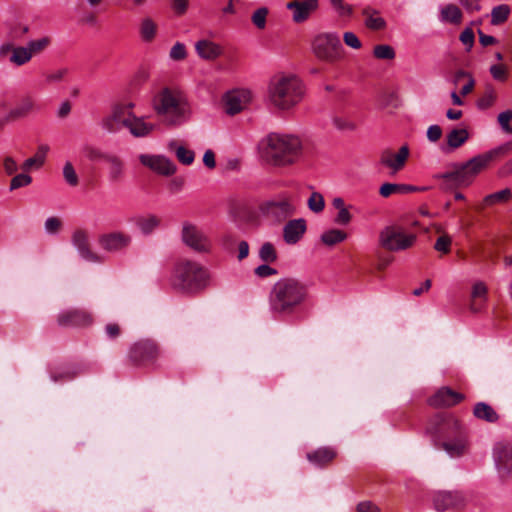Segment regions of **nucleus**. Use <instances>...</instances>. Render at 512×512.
<instances>
[{"label":"nucleus","mask_w":512,"mask_h":512,"mask_svg":"<svg viewBox=\"0 0 512 512\" xmlns=\"http://www.w3.org/2000/svg\"><path fill=\"white\" fill-rule=\"evenodd\" d=\"M258 149L266 164L276 168H287L301 160L304 143L296 134L272 132L261 139Z\"/></svg>","instance_id":"nucleus-1"},{"label":"nucleus","mask_w":512,"mask_h":512,"mask_svg":"<svg viewBox=\"0 0 512 512\" xmlns=\"http://www.w3.org/2000/svg\"><path fill=\"white\" fill-rule=\"evenodd\" d=\"M306 86L293 73H277L270 78L266 90L267 105L281 113L293 111L303 100Z\"/></svg>","instance_id":"nucleus-2"},{"label":"nucleus","mask_w":512,"mask_h":512,"mask_svg":"<svg viewBox=\"0 0 512 512\" xmlns=\"http://www.w3.org/2000/svg\"><path fill=\"white\" fill-rule=\"evenodd\" d=\"M154 112L163 118L170 127H179L187 123L192 116V108L187 97L180 91L164 87L152 98Z\"/></svg>","instance_id":"nucleus-3"},{"label":"nucleus","mask_w":512,"mask_h":512,"mask_svg":"<svg viewBox=\"0 0 512 512\" xmlns=\"http://www.w3.org/2000/svg\"><path fill=\"white\" fill-rule=\"evenodd\" d=\"M307 297L308 286L304 282L296 278H282L271 290L270 307L276 313H292Z\"/></svg>","instance_id":"nucleus-4"},{"label":"nucleus","mask_w":512,"mask_h":512,"mask_svg":"<svg viewBox=\"0 0 512 512\" xmlns=\"http://www.w3.org/2000/svg\"><path fill=\"white\" fill-rule=\"evenodd\" d=\"M210 283V274L206 268L195 261L177 262L170 276L172 287L185 294H196Z\"/></svg>","instance_id":"nucleus-5"},{"label":"nucleus","mask_w":512,"mask_h":512,"mask_svg":"<svg viewBox=\"0 0 512 512\" xmlns=\"http://www.w3.org/2000/svg\"><path fill=\"white\" fill-rule=\"evenodd\" d=\"M510 150V144H503L485 153L478 154L458 166L454 171L444 175V178L460 186L470 185L475 177L485 170L498 156L505 155Z\"/></svg>","instance_id":"nucleus-6"},{"label":"nucleus","mask_w":512,"mask_h":512,"mask_svg":"<svg viewBox=\"0 0 512 512\" xmlns=\"http://www.w3.org/2000/svg\"><path fill=\"white\" fill-rule=\"evenodd\" d=\"M311 51L318 60L327 63L341 60L344 55L340 37L336 32H321L315 35L311 42Z\"/></svg>","instance_id":"nucleus-7"},{"label":"nucleus","mask_w":512,"mask_h":512,"mask_svg":"<svg viewBox=\"0 0 512 512\" xmlns=\"http://www.w3.org/2000/svg\"><path fill=\"white\" fill-rule=\"evenodd\" d=\"M416 235L399 225H390L381 230L380 245L392 252L406 250L414 245Z\"/></svg>","instance_id":"nucleus-8"},{"label":"nucleus","mask_w":512,"mask_h":512,"mask_svg":"<svg viewBox=\"0 0 512 512\" xmlns=\"http://www.w3.org/2000/svg\"><path fill=\"white\" fill-rule=\"evenodd\" d=\"M491 459L498 479L501 482L509 480L512 477V442L496 441L491 449Z\"/></svg>","instance_id":"nucleus-9"},{"label":"nucleus","mask_w":512,"mask_h":512,"mask_svg":"<svg viewBox=\"0 0 512 512\" xmlns=\"http://www.w3.org/2000/svg\"><path fill=\"white\" fill-rule=\"evenodd\" d=\"M410 157L408 144L401 145L398 149H384L380 153L379 163L389 174L395 175L402 171Z\"/></svg>","instance_id":"nucleus-10"},{"label":"nucleus","mask_w":512,"mask_h":512,"mask_svg":"<svg viewBox=\"0 0 512 512\" xmlns=\"http://www.w3.org/2000/svg\"><path fill=\"white\" fill-rule=\"evenodd\" d=\"M181 239L186 246L199 253H208L212 247L202 230L189 222L182 225Z\"/></svg>","instance_id":"nucleus-11"},{"label":"nucleus","mask_w":512,"mask_h":512,"mask_svg":"<svg viewBox=\"0 0 512 512\" xmlns=\"http://www.w3.org/2000/svg\"><path fill=\"white\" fill-rule=\"evenodd\" d=\"M139 161L143 166L161 176H172L177 170L175 163L164 155L141 154Z\"/></svg>","instance_id":"nucleus-12"},{"label":"nucleus","mask_w":512,"mask_h":512,"mask_svg":"<svg viewBox=\"0 0 512 512\" xmlns=\"http://www.w3.org/2000/svg\"><path fill=\"white\" fill-rule=\"evenodd\" d=\"M252 101V92L248 89L229 91L223 98L225 112L235 115L249 106Z\"/></svg>","instance_id":"nucleus-13"},{"label":"nucleus","mask_w":512,"mask_h":512,"mask_svg":"<svg viewBox=\"0 0 512 512\" xmlns=\"http://www.w3.org/2000/svg\"><path fill=\"white\" fill-rule=\"evenodd\" d=\"M124 128L135 138H146L158 129V125L149 121L148 116L130 115Z\"/></svg>","instance_id":"nucleus-14"},{"label":"nucleus","mask_w":512,"mask_h":512,"mask_svg":"<svg viewBox=\"0 0 512 512\" xmlns=\"http://www.w3.org/2000/svg\"><path fill=\"white\" fill-rule=\"evenodd\" d=\"M131 240V236L128 233L113 231L102 234L98 239V244L105 251L117 252L127 248Z\"/></svg>","instance_id":"nucleus-15"},{"label":"nucleus","mask_w":512,"mask_h":512,"mask_svg":"<svg viewBox=\"0 0 512 512\" xmlns=\"http://www.w3.org/2000/svg\"><path fill=\"white\" fill-rule=\"evenodd\" d=\"M127 119L128 112H126L120 102H117L111 106L110 113L102 118L100 125L105 131L113 133L124 127Z\"/></svg>","instance_id":"nucleus-16"},{"label":"nucleus","mask_w":512,"mask_h":512,"mask_svg":"<svg viewBox=\"0 0 512 512\" xmlns=\"http://www.w3.org/2000/svg\"><path fill=\"white\" fill-rule=\"evenodd\" d=\"M442 447L451 458H459L469 451V442L466 433L459 429L455 436L447 438Z\"/></svg>","instance_id":"nucleus-17"},{"label":"nucleus","mask_w":512,"mask_h":512,"mask_svg":"<svg viewBox=\"0 0 512 512\" xmlns=\"http://www.w3.org/2000/svg\"><path fill=\"white\" fill-rule=\"evenodd\" d=\"M264 210L268 216L277 221H283L293 214L295 207L287 198L281 197L267 201Z\"/></svg>","instance_id":"nucleus-18"},{"label":"nucleus","mask_w":512,"mask_h":512,"mask_svg":"<svg viewBox=\"0 0 512 512\" xmlns=\"http://www.w3.org/2000/svg\"><path fill=\"white\" fill-rule=\"evenodd\" d=\"M488 302V287L483 281L472 284L470 292L469 309L472 313H481L486 309Z\"/></svg>","instance_id":"nucleus-19"},{"label":"nucleus","mask_w":512,"mask_h":512,"mask_svg":"<svg viewBox=\"0 0 512 512\" xmlns=\"http://www.w3.org/2000/svg\"><path fill=\"white\" fill-rule=\"evenodd\" d=\"M433 505L437 511H446L463 503V496L458 491H437L433 494Z\"/></svg>","instance_id":"nucleus-20"},{"label":"nucleus","mask_w":512,"mask_h":512,"mask_svg":"<svg viewBox=\"0 0 512 512\" xmlns=\"http://www.w3.org/2000/svg\"><path fill=\"white\" fill-rule=\"evenodd\" d=\"M286 8L293 11L294 22L302 23L318 8V0H294L287 3Z\"/></svg>","instance_id":"nucleus-21"},{"label":"nucleus","mask_w":512,"mask_h":512,"mask_svg":"<svg viewBox=\"0 0 512 512\" xmlns=\"http://www.w3.org/2000/svg\"><path fill=\"white\" fill-rule=\"evenodd\" d=\"M157 353V346L154 342L143 340L133 345L130 351V357L135 362H141L154 359Z\"/></svg>","instance_id":"nucleus-22"},{"label":"nucleus","mask_w":512,"mask_h":512,"mask_svg":"<svg viewBox=\"0 0 512 512\" xmlns=\"http://www.w3.org/2000/svg\"><path fill=\"white\" fill-rule=\"evenodd\" d=\"M72 242L74 247L77 249V251L83 259L90 262H99L101 260L97 254L90 250L89 237L85 231H75L72 236Z\"/></svg>","instance_id":"nucleus-23"},{"label":"nucleus","mask_w":512,"mask_h":512,"mask_svg":"<svg viewBox=\"0 0 512 512\" xmlns=\"http://www.w3.org/2000/svg\"><path fill=\"white\" fill-rule=\"evenodd\" d=\"M306 231V222L304 219L290 220L283 228L284 241L287 244H296Z\"/></svg>","instance_id":"nucleus-24"},{"label":"nucleus","mask_w":512,"mask_h":512,"mask_svg":"<svg viewBox=\"0 0 512 512\" xmlns=\"http://www.w3.org/2000/svg\"><path fill=\"white\" fill-rule=\"evenodd\" d=\"M195 51L201 59L207 61L215 60L223 53V49L219 44L207 39L197 41L195 43Z\"/></svg>","instance_id":"nucleus-25"},{"label":"nucleus","mask_w":512,"mask_h":512,"mask_svg":"<svg viewBox=\"0 0 512 512\" xmlns=\"http://www.w3.org/2000/svg\"><path fill=\"white\" fill-rule=\"evenodd\" d=\"M91 321V316L80 310L65 311L58 317V322L62 326H84L91 323Z\"/></svg>","instance_id":"nucleus-26"},{"label":"nucleus","mask_w":512,"mask_h":512,"mask_svg":"<svg viewBox=\"0 0 512 512\" xmlns=\"http://www.w3.org/2000/svg\"><path fill=\"white\" fill-rule=\"evenodd\" d=\"M50 151L48 144H40L37 147L35 154L32 157L27 158L21 165L24 172L40 169L46 162L47 155Z\"/></svg>","instance_id":"nucleus-27"},{"label":"nucleus","mask_w":512,"mask_h":512,"mask_svg":"<svg viewBox=\"0 0 512 512\" xmlns=\"http://www.w3.org/2000/svg\"><path fill=\"white\" fill-rule=\"evenodd\" d=\"M462 399V394L456 393L449 388H442L430 398L429 403L432 406H452L459 403Z\"/></svg>","instance_id":"nucleus-28"},{"label":"nucleus","mask_w":512,"mask_h":512,"mask_svg":"<svg viewBox=\"0 0 512 512\" xmlns=\"http://www.w3.org/2000/svg\"><path fill=\"white\" fill-rule=\"evenodd\" d=\"M469 139V132L466 128H456L451 130L446 135V147H443V151H452L467 142Z\"/></svg>","instance_id":"nucleus-29"},{"label":"nucleus","mask_w":512,"mask_h":512,"mask_svg":"<svg viewBox=\"0 0 512 512\" xmlns=\"http://www.w3.org/2000/svg\"><path fill=\"white\" fill-rule=\"evenodd\" d=\"M462 18L461 9L455 4H446L439 8V21L442 23L459 25Z\"/></svg>","instance_id":"nucleus-30"},{"label":"nucleus","mask_w":512,"mask_h":512,"mask_svg":"<svg viewBox=\"0 0 512 512\" xmlns=\"http://www.w3.org/2000/svg\"><path fill=\"white\" fill-rule=\"evenodd\" d=\"M421 190H424V188H419L408 184L384 183L379 188V194L386 198L392 194H406Z\"/></svg>","instance_id":"nucleus-31"},{"label":"nucleus","mask_w":512,"mask_h":512,"mask_svg":"<svg viewBox=\"0 0 512 512\" xmlns=\"http://www.w3.org/2000/svg\"><path fill=\"white\" fill-rule=\"evenodd\" d=\"M158 33V25L151 17H144L139 24V36L146 43L152 42Z\"/></svg>","instance_id":"nucleus-32"},{"label":"nucleus","mask_w":512,"mask_h":512,"mask_svg":"<svg viewBox=\"0 0 512 512\" xmlns=\"http://www.w3.org/2000/svg\"><path fill=\"white\" fill-rule=\"evenodd\" d=\"M332 206L337 210L334 217V223L337 225L346 226L352 220V214L346 206L344 200L341 197H335L332 200Z\"/></svg>","instance_id":"nucleus-33"},{"label":"nucleus","mask_w":512,"mask_h":512,"mask_svg":"<svg viewBox=\"0 0 512 512\" xmlns=\"http://www.w3.org/2000/svg\"><path fill=\"white\" fill-rule=\"evenodd\" d=\"M36 109V103L30 98H25L10 110L9 117L12 119L23 118L36 111Z\"/></svg>","instance_id":"nucleus-34"},{"label":"nucleus","mask_w":512,"mask_h":512,"mask_svg":"<svg viewBox=\"0 0 512 512\" xmlns=\"http://www.w3.org/2000/svg\"><path fill=\"white\" fill-rule=\"evenodd\" d=\"M347 237V233L344 232L343 230L332 228L324 231L320 236V240L324 245L332 247L334 245L344 242L347 239Z\"/></svg>","instance_id":"nucleus-35"},{"label":"nucleus","mask_w":512,"mask_h":512,"mask_svg":"<svg viewBox=\"0 0 512 512\" xmlns=\"http://www.w3.org/2000/svg\"><path fill=\"white\" fill-rule=\"evenodd\" d=\"M169 149L175 153L178 161L184 165H191L195 159V153L193 150L186 148L183 145H179L176 142L169 144Z\"/></svg>","instance_id":"nucleus-36"},{"label":"nucleus","mask_w":512,"mask_h":512,"mask_svg":"<svg viewBox=\"0 0 512 512\" xmlns=\"http://www.w3.org/2000/svg\"><path fill=\"white\" fill-rule=\"evenodd\" d=\"M335 455L336 453L333 449L325 447L308 454L307 458L311 463L317 466H322L330 462Z\"/></svg>","instance_id":"nucleus-37"},{"label":"nucleus","mask_w":512,"mask_h":512,"mask_svg":"<svg viewBox=\"0 0 512 512\" xmlns=\"http://www.w3.org/2000/svg\"><path fill=\"white\" fill-rule=\"evenodd\" d=\"M136 224L144 235H149L159 227L160 219L155 215L142 216L137 219Z\"/></svg>","instance_id":"nucleus-38"},{"label":"nucleus","mask_w":512,"mask_h":512,"mask_svg":"<svg viewBox=\"0 0 512 512\" xmlns=\"http://www.w3.org/2000/svg\"><path fill=\"white\" fill-rule=\"evenodd\" d=\"M511 14V8L508 4H499L492 8L490 16H491V24L492 25H501L506 22Z\"/></svg>","instance_id":"nucleus-39"},{"label":"nucleus","mask_w":512,"mask_h":512,"mask_svg":"<svg viewBox=\"0 0 512 512\" xmlns=\"http://www.w3.org/2000/svg\"><path fill=\"white\" fill-rule=\"evenodd\" d=\"M473 413L476 418L487 422H495L498 419V415L495 410L484 402L477 403L474 407Z\"/></svg>","instance_id":"nucleus-40"},{"label":"nucleus","mask_w":512,"mask_h":512,"mask_svg":"<svg viewBox=\"0 0 512 512\" xmlns=\"http://www.w3.org/2000/svg\"><path fill=\"white\" fill-rule=\"evenodd\" d=\"M512 198V191L509 188L502 189L484 197L483 205L493 206L499 203L508 202Z\"/></svg>","instance_id":"nucleus-41"},{"label":"nucleus","mask_w":512,"mask_h":512,"mask_svg":"<svg viewBox=\"0 0 512 512\" xmlns=\"http://www.w3.org/2000/svg\"><path fill=\"white\" fill-rule=\"evenodd\" d=\"M32 55L27 46L25 47H15L11 51L10 62L17 65L22 66L28 63L32 59Z\"/></svg>","instance_id":"nucleus-42"},{"label":"nucleus","mask_w":512,"mask_h":512,"mask_svg":"<svg viewBox=\"0 0 512 512\" xmlns=\"http://www.w3.org/2000/svg\"><path fill=\"white\" fill-rule=\"evenodd\" d=\"M104 160L109 165V173L113 179H117L122 175L123 162L119 157L115 155H105Z\"/></svg>","instance_id":"nucleus-43"},{"label":"nucleus","mask_w":512,"mask_h":512,"mask_svg":"<svg viewBox=\"0 0 512 512\" xmlns=\"http://www.w3.org/2000/svg\"><path fill=\"white\" fill-rule=\"evenodd\" d=\"M307 205L312 212L321 213L325 208L323 195L319 192H312L307 200Z\"/></svg>","instance_id":"nucleus-44"},{"label":"nucleus","mask_w":512,"mask_h":512,"mask_svg":"<svg viewBox=\"0 0 512 512\" xmlns=\"http://www.w3.org/2000/svg\"><path fill=\"white\" fill-rule=\"evenodd\" d=\"M259 258L265 263H273L277 259V252L274 245L265 242L259 249Z\"/></svg>","instance_id":"nucleus-45"},{"label":"nucleus","mask_w":512,"mask_h":512,"mask_svg":"<svg viewBox=\"0 0 512 512\" xmlns=\"http://www.w3.org/2000/svg\"><path fill=\"white\" fill-rule=\"evenodd\" d=\"M32 183V177L27 173L23 172L15 175L9 185L10 191L17 190L22 187L29 186Z\"/></svg>","instance_id":"nucleus-46"},{"label":"nucleus","mask_w":512,"mask_h":512,"mask_svg":"<svg viewBox=\"0 0 512 512\" xmlns=\"http://www.w3.org/2000/svg\"><path fill=\"white\" fill-rule=\"evenodd\" d=\"M268 9L266 7H261L255 10L251 16L252 23L258 29H264L266 27Z\"/></svg>","instance_id":"nucleus-47"},{"label":"nucleus","mask_w":512,"mask_h":512,"mask_svg":"<svg viewBox=\"0 0 512 512\" xmlns=\"http://www.w3.org/2000/svg\"><path fill=\"white\" fill-rule=\"evenodd\" d=\"M63 177L67 184L76 186L78 184V176L71 162L67 161L63 166Z\"/></svg>","instance_id":"nucleus-48"},{"label":"nucleus","mask_w":512,"mask_h":512,"mask_svg":"<svg viewBox=\"0 0 512 512\" xmlns=\"http://www.w3.org/2000/svg\"><path fill=\"white\" fill-rule=\"evenodd\" d=\"M373 53L378 59L391 60L395 57V51L389 45H377L374 47Z\"/></svg>","instance_id":"nucleus-49"},{"label":"nucleus","mask_w":512,"mask_h":512,"mask_svg":"<svg viewBox=\"0 0 512 512\" xmlns=\"http://www.w3.org/2000/svg\"><path fill=\"white\" fill-rule=\"evenodd\" d=\"M187 56L186 47L181 42H176L170 49L169 57L174 61L184 60Z\"/></svg>","instance_id":"nucleus-50"},{"label":"nucleus","mask_w":512,"mask_h":512,"mask_svg":"<svg viewBox=\"0 0 512 512\" xmlns=\"http://www.w3.org/2000/svg\"><path fill=\"white\" fill-rule=\"evenodd\" d=\"M365 24L368 28L379 30L385 27V20L376 12L367 16Z\"/></svg>","instance_id":"nucleus-51"},{"label":"nucleus","mask_w":512,"mask_h":512,"mask_svg":"<svg viewBox=\"0 0 512 512\" xmlns=\"http://www.w3.org/2000/svg\"><path fill=\"white\" fill-rule=\"evenodd\" d=\"M49 44V39L47 37H43L37 40H32L28 42L26 45L30 50L31 55L33 56L35 53L41 52L44 50Z\"/></svg>","instance_id":"nucleus-52"},{"label":"nucleus","mask_w":512,"mask_h":512,"mask_svg":"<svg viewBox=\"0 0 512 512\" xmlns=\"http://www.w3.org/2000/svg\"><path fill=\"white\" fill-rule=\"evenodd\" d=\"M512 120V111L506 110L501 112L498 115V123L501 126L502 130L506 133H512V128L510 126V121Z\"/></svg>","instance_id":"nucleus-53"},{"label":"nucleus","mask_w":512,"mask_h":512,"mask_svg":"<svg viewBox=\"0 0 512 512\" xmlns=\"http://www.w3.org/2000/svg\"><path fill=\"white\" fill-rule=\"evenodd\" d=\"M489 70L495 80L503 82L507 79L508 70L505 65H492Z\"/></svg>","instance_id":"nucleus-54"},{"label":"nucleus","mask_w":512,"mask_h":512,"mask_svg":"<svg viewBox=\"0 0 512 512\" xmlns=\"http://www.w3.org/2000/svg\"><path fill=\"white\" fill-rule=\"evenodd\" d=\"M496 94L492 89H488L482 98H480L477 102V106L480 109H486L495 102Z\"/></svg>","instance_id":"nucleus-55"},{"label":"nucleus","mask_w":512,"mask_h":512,"mask_svg":"<svg viewBox=\"0 0 512 512\" xmlns=\"http://www.w3.org/2000/svg\"><path fill=\"white\" fill-rule=\"evenodd\" d=\"M3 169L7 175H13L17 172L19 166L17 161L12 156H5L2 160Z\"/></svg>","instance_id":"nucleus-56"},{"label":"nucleus","mask_w":512,"mask_h":512,"mask_svg":"<svg viewBox=\"0 0 512 512\" xmlns=\"http://www.w3.org/2000/svg\"><path fill=\"white\" fill-rule=\"evenodd\" d=\"M474 32L471 28H465L460 34V41L466 46L467 51H470L474 45Z\"/></svg>","instance_id":"nucleus-57"},{"label":"nucleus","mask_w":512,"mask_h":512,"mask_svg":"<svg viewBox=\"0 0 512 512\" xmlns=\"http://www.w3.org/2000/svg\"><path fill=\"white\" fill-rule=\"evenodd\" d=\"M343 41L348 47H350L352 49H360L362 46V43H361L360 39L358 38V36L355 33L350 32V31H347L344 33Z\"/></svg>","instance_id":"nucleus-58"},{"label":"nucleus","mask_w":512,"mask_h":512,"mask_svg":"<svg viewBox=\"0 0 512 512\" xmlns=\"http://www.w3.org/2000/svg\"><path fill=\"white\" fill-rule=\"evenodd\" d=\"M451 242L452 240L448 235H442L437 239L434 248L438 252L448 253L450 250Z\"/></svg>","instance_id":"nucleus-59"},{"label":"nucleus","mask_w":512,"mask_h":512,"mask_svg":"<svg viewBox=\"0 0 512 512\" xmlns=\"http://www.w3.org/2000/svg\"><path fill=\"white\" fill-rule=\"evenodd\" d=\"M482 0H459L460 5L469 13L478 12L481 10Z\"/></svg>","instance_id":"nucleus-60"},{"label":"nucleus","mask_w":512,"mask_h":512,"mask_svg":"<svg viewBox=\"0 0 512 512\" xmlns=\"http://www.w3.org/2000/svg\"><path fill=\"white\" fill-rule=\"evenodd\" d=\"M333 8L341 15L347 16L352 13V8L343 0H330Z\"/></svg>","instance_id":"nucleus-61"},{"label":"nucleus","mask_w":512,"mask_h":512,"mask_svg":"<svg viewBox=\"0 0 512 512\" xmlns=\"http://www.w3.org/2000/svg\"><path fill=\"white\" fill-rule=\"evenodd\" d=\"M66 73H67L66 69H57L55 71H52V72L46 74L45 81L48 84L58 83V82L62 81V79L64 78Z\"/></svg>","instance_id":"nucleus-62"},{"label":"nucleus","mask_w":512,"mask_h":512,"mask_svg":"<svg viewBox=\"0 0 512 512\" xmlns=\"http://www.w3.org/2000/svg\"><path fill=\"white\" fill-rule=\"evenodd\" d=\"M426 136L430 142H437L442 136L441 127L437 124L430 125L427 129Z\"/></svg>","instance_id":"nucleus-63"},{"label":"nucleus","mask_w":512,"mask_h":512,"mask_svg":"<svg viewBox=\"0 0 512 512\" xmlns=\"http://www.w3.org/2000/svg\"><path fill=\"white\" fill-rule=\"evenodd\" d=\"M255 274L258 277L265 278L277 274V270L267 264H263L255 269Z\"/></svg>","instance_id":"nucleus-64"}]
</instances>
